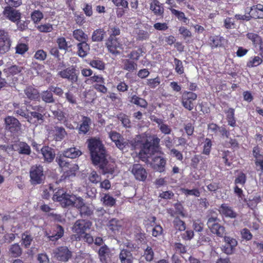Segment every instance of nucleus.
<instances>
[{"instance_id": "obj_1", "label": "nucleus", "mask_w": 263, "mask_h": 263, "mask_svg": "<svg viewBox=\"0 0 263 263\" xmlns=\"http://www.w3.org/2000/svg\"><path fill=\"white\" fill-rule=\"evenodd\" d=\"M88 147L93 163L95 165L99 164L105 174H112L115 164L108 163L107 161L106 151L102 142L99 140L92 138L88 140Z\"/></svg>"}, {"instance_id": "obj_2", "label": "nucleus", "mask_w": 263, "mask_h": 263, "mask_svg": "<svg viewBox=\"0 0 263 263\" xmlns=\"http://www.w3.org/2000/svg\"><path fill=\"white\" fill-rule=\"evenodd\" d=\"M105 45L108 51L115 55L121 54V51H127L131 48L130 43L125 39L121 40L119 38L112 39L111 37H108Z\"/></svg>"}, {"instance_id": "obj_3", "label": "nucleus", "mask_w": 263, "mask_h": 263, "mask_svg": "<svg viewBox=\"0 0 263 263\" xmlns=\"http://www.w3.org/2000/svg\"><path fill=\"white\" fill-rule=\"evenodd\" d=\"M160 141V139L156 137L153 138V143L147 139L143 141L144 143L141 146V149L139 153V157L144 161V159L148 157L149 155H153L155 153L159 152V154H163L159 151Z\"/></svg>"}, {"instance_id": "obj_4", "label": "nucleus", "mask_w": 263, "mask_h": 263, "mask_svg": "<svg viewBox=\"0 0 263 263\" xmlns=\"http://www.w3.org/2000/svg\"><path fill=\"white\" fill-rule=\"evenodd\" d=\"M56 161L64 172L61 180L76 176V172L79 170V166L77 164L70 163L67 161L66 158L61 157L57 158Z\"/></svg>"}, {"instance_id": "obj_5", "label": "nucleus", "mask_w": 263, "mask_h": 263, "mask_svg": "<svg viewBox=\"0 0 263 263\" xmlns=\"http://www.w3.org/2000/svg\"><path fill=\"white\" fill-rule=\"evenodd\" d=\"M92 223L88 221L83 219L77 220L72 227V231L76 235L72 236V239L74 237L76 240H80L83 235L85 234L87 230L90 229Z\"/></svg>"}, {"instance_id": "obj_6", "label": "nucleus", "mask_w": 263, "mask_h": 263, "mask_svg": "<svg viewBox=\"0 0 263 263\" xmlns=\"http://www.w3.org/2000/svg\"><path fill=\"white\" fill-rule=\"evenodd\" d=\"M219 221L217 217H211L208 220L207 226L213 234L222 237L226 234V230L224 227L219 224Z\"/></svg>"}, {"instance_id": "obj_7", "label": "nucleus", "mask_w": 263, "mask_h": 263, "mask_svg": "<svg viewBox=\"0 0 263 263\" xmlns=\"http://www.w3.org/2000/svg\"><path fill=\"white\" fill-rule=\"evenodd\" d=\"M30 181L32 184L42 183L45 179L43 166L40 165L31 166L30 170Z\"/></svg>"}, {"instance_id": "obj_8", "label": "nucleus", "mask_w": 263, "mask_h": 263, "mask_svg": "<svg viewBox=\"0 0 263 263\" xmlns=\"http://www.w3.org/2000/svg\"><path fill=\"white\" fill-rule=\"evenodd\" d=\"M76 71L75 67L71 66L59 71L58 75L63 79L68 80L71 83H75L78 80V76Z\"/></svg>"}, {"instance_id": "obj_9", "label": "nucleus", "mask_w": 263, "mask_h": 263, "mask_svg": "<svg viewBox=\"0 0 263 263\" xmlns=\"http://www.w3.org/2000/svg\"><path fill=\"white\" fill-rule=\"evenodd\" d=\"M11 41L7 32L0 30V54L8 52L10 48Z\"/></svg>"}, {"instance_id": "obj_10", "label": "nucleus", "mask_w": 263, "mask_h": 263, "mask_svg": "<svg viewBox=\"0 0 263 263\" xmlns=\"http://www.w3.org/2000/svg\"><path fill=\"white\" fill-rule=\"evenodd\" d=\"M247 38L252 42L254 47L260 52V55L263 58V42L261 37L254 32H248Z\"/></svg>"}, {"instance_id": "obj_11", "label": "nucleus", "mask_w": 263, "mask_h": 263, "mask_svg": "<svg viewBox=\"0 0 263 263\" xmlns=\"http://www.w3.org/2000/svg\"><path fill=\"white\" fill-rule=\"evenodd\" d=\"M130 172L137 180L144 181L147 178V173L140 164H134L130 168Z\"/></svg>"}, {"instance_id": "obj_12", "label": "nucleus", "mask_w": 263, "mask_h": 263, "mask_svg": "<svg viewBox=\"0 0 263 263\" xmlns=\"http://www.w3.org/2000/svg\"><path fill=\"white\" fill-rule=\"evenodd\" d=\"M197 95L191 91H185L182 97V104L184 108L189 110H192L194 108L193 102L196 100Z\"/></svg>"}, {"instance_id": "obj_13", "label": "nucleus", "mask_w": 263, "mask_h": 263, "mask_svg": "<svg viewBox=\"0 0 263 263\" xmlns=\"http://www.w3.org/2000/svg\"><path fill=\"white\" fill-rule=\"evenodd\" d=\"M54 256L59 260L67 261L71 256V252L67 247H60L53 251Z\"/></svg>"}, {"instance_id": "obj_14", "label": "nucleus", "mask_w": 263, "mask_h": 263, "mask_svg": "<svg viewBox=\"0 0 263 263\" xmlns=\"http://www.w3.org/2000/svg\"><path fill=\"white\" fill-rule=\"evenodd\" d=\"M5 128L11 133L17 132L21 127V123L15 118L7 116L5 119Z\"/></svg>"}, {"instance_id": "obj_15", "label": "nucleus", "mask_w": 263, "mask_h": 263, "mask_svg": "<svg viewBox=\"0 0 263 263\" xmlns=\"http://www.w3.org/2000/svg\"><path fill=\"white\" fill-rule=\"evenodd\" d=\"M224 240L225 245L222 247V251L228 255L232 254L237 245V240L233 238L228 236H224Z\"/></svg>"}, {"instance_id": "obj_16", "label": "nucleus", "mask_w": 263, "mask_h": 263, "mask_svg": "<svg viewBox=\"0 0 263 263\" xmlns=\"http://www.w3.org/2000/svg\"><path fill=\"white\" fill-rule=\"evenodd\" d=\"M3 14L7 18L13 22L18 21L21 17L20 13L9 6L5 7Z\"/></svg>"}, {"instance_id": "obj_17", "label": "nucleus", "mask_w": 263, "mask_h": 263, "mask_svg": "<svg viewBox=\"0 0 263 263\" xmlns=\"http://www.w3.org/2000/svg\"><path fill=\"white\" fill-rule=\"evenodd\" d=\"M98 254L100 260L103 263H107V262L110 260L113 254L111 249L106 245H104L99 249Z\"/></svg>"}, {"instance_id": "obj_18", "label": "nucleus", "mask_w": 263, "mask_h": 263, "mask_svg": "<svg viewBox=\"0 0 263 263\" xmlns=\"http://www.w3.org/2000/svg\"><path fill=\"white\" fill-rule=\"evenodd\" d=\"M109 137L120 149L123 150L126 146L127 145V143L124 141L120 134L116 132H110L109 133Z\"/></svg>"}, {"instance_id": "obj_19", "label": "nucleus", "mask_w": 263, "mask_h": 263, "mask_svg": "<svg viewBox=\"0 0 263 263\" xmlns=\"http://www.w3.org/2000/svg\"><path fill=\"white\" fill-rule=\"evenodd\" d=\"M153 168L157 172H163L165 170L166 160L161 156H155L153 159Z\"/></svg>"}, {"instance_id": "obj_20", "label": "nucleus", "mask_w": 263, "mask_h": 263, "mask_svg": "<svg viewBox=\"0 0 263 263\" xmlns=\"http://www.w3.org/2000/svg\"><path fill=\"white\" fill-rule=\"evenodd\" d=\"M124 225V221L123 220L113 218L109 221L107 227L109 230L116 233L122 230Z\"/></svg>"}, {"instance_id": "obj_21", "label": "nucleus", "mask_w": 263, "mask_h": 263, "mask_svg": "<svg viewBox=\"0 0 263 263\" xmlns=\"http://www.w3.org/2000/svg\"><path fill=\"white\" fill-rule=\"evenodd\" d=\"M150 9L157 16H162L164 13L163 4L158 0H152L150 3Z\"/></svg>"}, {"instance_id": "obj_22", "label": "nucleus", "mask_w": 263, "mask_h": 263, "mask_svg": "<svg viewBox=\"0 0 263 263\" xmlns=\"http://www.w3.org/2000/svg\"><path fill=\"white\" fill-rule=\"evenodd\" d=\"M91 124V119L86 116H82L79 127V134H86L90 129Z\"/></svg>"}, {"instance_id": "obj_23", "label": "nucleus", "mask_w": 263, "mask_h": 263, "mask_svg": "<svg viewBox=\"0 0 263 263\" xmlns=\"http://www.w3.org/2000/svg\"><path fill=\"white\" fill-rule=\"evenodd\" d=\"M219 212L222 215L231 218H234L237 215V213L233 211L232 208L226 203L221 205L219 209Z\"/></svg>"}, {"instance_id": "obj_24", "label": "nucleus", "mask_w": 263, "mask_h": 263, "mask_svg": "<svg viewBox=\"0 0 263 263\" xmlns=\"http://www.w3.org/2000/svg\"><path fill=\"white\" fill-rule=\"evenodd\" d=\"M41 153L45 161L51 162L55 157L54 150L49 146H44L41 148Z\"/></svg>"}, {"instance_id": "obj_25", "label": "nucleus", "mask_w": 263, "mask_h": 263, "mask_svg": "<svg viewBox=\"0 0 263 263\" xmlns=\"http://www.w3.org/2000/svg\"><path fill=\"white\" fill-rule=\"evenodd\" d=\"M252 18H263V5L257 4L252 7L250 10Z\"/></svg>"}, {"instance_id": "obj_26", "label": "nucleus", "mask_w": 263, "mask_h": 263, "mask_svg": "<svg viewBox=\"0 0 263 263\" xmlns=\"http://www.w3.org/2000/svg\"><path fill=\"white\" fill-rule=\"evenodd\" d=\"M24 92L27 98L31 100H36L40 98L39 91L32 86L27 87Z\"/></svg>"}, {"instance_id": "obj_27", "label": "nucleus", "mask_w": 263, "mask_h": 263, "mask_svg": "<svg viewBox=\"0 0 263 263\" xmlns=\"http://www.w3.org/2000/svg\"><path fill=\"white\" fill-rule=\"evenodd\" d=\"M78 54L80 57H85L89 52L90 46L86 41L80 42L77 44Z\"/></svg>"}, {"instance_id": "obj_28", "label": "nucleus", "mask_w": 263, "mask_h": 263, "mask_svg": "<svg viewBox=\"0 0 263 263\" xmlns=\"http://www.w3.org/2000/svg\"><path fill=\"white\" fill-rule=\"evenodd\" d=\"M14 146L19 154L29 155L31 153L29 145L25 142H20L15 144Z\"/></svg>"}, {"instance_id": "obj_29", "label": "nucleus", "mask_w": 263, "mask_h": 263, "mask_svg": "<svg viewBox=\"0 0 263 263\" xmlns=\"http://www.w3.org/2000/svg\"><path fill=\"white\" fill-rule=\"evenodd\" d=\"M119 259L121 263H133V255L130 251L123 249L119 254Z\"/></svg>"}, {"instance_id": "obj_30", "label": "nucleus", "mask_w": 263, "mask_h": 263, "mask_svg": "<svg viewBox=\"0 0 263 263\" xmlns=\"http://www.w3.org/2000/svg\"><path fill=\"white\" fill-rule=\"evenodd\" d=\"M64 158H76L82 155V152L76 147H71L64 151Z\"/></svg>"}, {"instance_id": "obj_31", "label": "nucleus", "mask_w": 263, "mask_h": 263, "mask_svg": "<svg viewBox=\"0 0 263 263\" xmlns=\"http://www.w3.org/2000/svg\"><path fill=\"white\" fill-rule=\"evenodd\" d=\"M122 63L123 64V68L125 70L133 71L137 69V63L131 60L124 59L122 60Z\"/></svg>"}, {"instance_id": "obj_32", "label": "nucleus", "mask_w": 263, "mask_h": 263, "mask_svg": "<svg viewBox=\"0 0 263 263\" xmlns=\"http://www.w3.org/2000/svg\"><path fill=\"white\" fill-rule=\"evenodd\" d=\"M106 34V32L103 29H98L95 30L92 34L91 39L93 42L102 41Z\"/></svg>"}, {"instance_id": "obj_33", "label": "nucleus", "mask_w": 263, "mask_h": 263, "mask_svg": "<svg viewBox=\"0 0 263 263\" xmlns=\"http://www.w3.org/2000/svg\"><path fill=\"white\" fill-rule=\"evenodd\" d=\"M73 36L76 40L80 42L86 41L88 39L87 35L80 29H76L73 31Z\"/></svg>"}, {"instance_id": "obj_34", "label": "nucleus", "mask_w": 263, "mask_h": 263, "mask_svg": "<svg viewBox=\"0 0 263 263\" xmlns=\"http://www.w3.org/2000/svg\"><path fill=\"white\" fill-rule=\"evenodd\" d=\"M53 132L57 141L61 140L66 135V132L63 127L55 126Z\"/></svg>"}, {"instance_id": "obj_35", "label": "nucleus", "mask_w": 263, "mask_h": 263, "mask_svg": "<svg viewBox=\"0 0 263 263\" xmlns=\"http://www.w3.org/2000/svg\"><path fill=\"white\" fill-rule=\"evenodd\" d=\"M73 200H74V195L67 194L63 196V199L60 204L63 207L72 206Z\"/></svg>"}, {"instance_id": "obj_36", "label": "nucleus", "mask_w": 263, "mask_h": 263, "mask_svg": "<svg viewBox=\"0 0 263 263\" xmlns=\"http://www.w3.org/2000/svg\"><path fill=\"white\" fill-rule=\"evenodd\" d=\"M31 68L36 70L38 75H40L42 77H45L47 74V72L44 69V66L37 62H32Z\"/></svg>"}, {"instance_id": "obj_37", "label": "nucleus", "mask_w": 263, "mask_h": 263, "mask_svg": "<svg viewBox=\"0 0 263 263\" xmlns=\"http://www.w3.org/2000/svg\"><path fill=\"white\" fill-rule=\"evenodd\" d=\"M66 194V192L62 189H58L54 190L52 199L60 203L62 201L63 196Z\"/></svg>"}, {"instance_id": "obj_38", "label": "nucleus", "mask_w": 263, "mask_h": 263, "mask_svg": "<svg viewBox=\"0 0 263 263\" xmlns=\"http://www.w3.org/2000/svg\"><path fill=\"white\" fill-rule=\"evenodd\" d=\"M40 96L42 100L46 103H53L54 102L52 91L50 90L42 92L40 95Z\"/></svg>"}, {"instance_id": "obj_39", "label": "nucleus", "mask_w": 263, "mask_h": 263, "mask_svg": "<svg viewBox=\"0 0 263 263\" xmlns=\"http://www.w3.org/2000/svg\"><path fill=\"white\" fill-rule=\"evenodd\" d=\"M130 102L132 103L135 104V105H137L143 108H146L147 106V103L145 101V100L139 98V97L136 95H134L132 97Z\"/></svg>"}, {"instance_id": "obj_40", "label": "nucleus", "mask_w": 263, "mask_h": 263, "mask_svg": "<svg viewBox=\"0 0 263 263\" xmlns=\"http://www.w3.org/2000/svg\"><path fill=\"white\" fill-rule=\"evenodd\" d=\"M247 176L246 174L242 172H240L237 175L234 180V183L235 185H238L239 184L243 186L246 182Z\"/></svg>"}, {"instance_id": "obj_41", "label": "nucleus", "mask_w": 263, "mask_h": 263, "mask_svg": "<svg viewBox=\"0 0 263 263\" xmlns=\"http://www.w3.org/2000/svg\"><path fill=\"white\" fill-rule=\"evenodd\" d=\"M234 109L233 108H229L227 113V119L228 124L231 126L234 127L236 125V120L234 118Z\"/></svg>"}, {"instance_id": "obj_42", "label": "nucleus", "mask_w": 263, "mask_h": 263, "mask_svg": "<svg viewBox=\"0 0 263 263\" xmlns=\"http://www.w3.org/2000/svg\"><path fill=\"white\" fill-rule=\"evenodd\" d=\"M9 252L13 257H16L21 255L22 250L18 244L15 243L10 246Z\"/></svg>"}, {"instance_id": "obj_43", "label": "nucleus", "mask_w": 263, "mask_h": 263, "mask_svg": "<svg viewBox=\"0 0 263 263\" xmlns=\"http://www.w3.org/2000/svg\"><path fill=\"white\" fill-rule=\"evenodd\" d=\"M55 232L54 234L49 236L50 240L53 241L62 237L64 234V229L61 226H57L55 227Z\"/></svg>"}, {"instance_id": "obj_44", "label": "nucleus", "mask_w": 263, "mask_h": 263, "mask_svg": "<svg viewBox=\"0 0 263 263\" xmlns=\"http://www.w3.org/2000/svg\"><path fill=\"white\" fill-rule=\"evenodd\" d=\"M89 65L93 68L102 70L105 68V64L101 60L93 59L90 61Z\"/></svg>"}, {"instance_id": "obj_45", "label": "nucleus", "mask_w": 263, "mask_h": 263, "mask_svg": "<svg viewBox=\"0 0 263 263\" xmlns=\"http://www.w3.org/2000/svg\"><path fill=\"white\" fill-rule=\"evenodd\" d=\"M173 224L175 229L180 231H184L186 229L185 222L178 217L173 220Z\"/></svg>"}, {"instance_id": "obj_46", "label": "nucleus", "mask_w": 263, "mask_h": 263, "mask_svg": "<svg viewBox=\"0 0 263 263\" xmlns=\"http://www.w3.org/2000/svg\"><path fill=\"white\" fill-rule=\"evenodd\" d=\"M169 9L170 10L172 14L174 15L179 21H182L184 23L186 22L187 19L183 12L172 8H169Z\"/></svg>"}, {"instance_id": "obj_47", "label": "nucleus", "mask_w": 263, "mask_h": 263, "mask_svg": "<svg viewBox=\"0 0 263 263\" xmlns=\"http://www.w3.org/2000/svg\"><path fill=\"white\" fill-rule=\"evenodd\" d=\"M37 29L41 32L48 33L53 30V26L51 24L46 23L38 25Z\"/></svg>"}, {"instance_id": "obj_48", "label": "nucleus", "mask_w": 263, "mask_h": 263, "mask_svg": "<svg viewBox=\"0 0 263 263\" xmlns=\"http://www.w3.org/2000/svg\"><path fill=\"white\" fill-rule=\"evenodd\" d=\"M174 63L175 71L179 74H182L184 72V67L182 61L177 58H175Z\"/></svg>"}, {"instance_id": "obj_49", "label": "nucleus", "mask_w": 263, "mask_h": 263, "mask_svg": "<svg viewBox=\"0 0 263 263\" xmlns=\"http://www.w3.org/2000/svg\"><path fill=\"white\" fill-rule=\"evenodd\" d=\"M101 201L103 202V204L105 205L112 206L115 203V199L109 195L105 194L103 198L101 199Z\"/></svg>"}, {"instance_id": "obj_50", "label": "nucleus", "mask_w": 263, "mask_h": 263, "mask_svg": "<svg viewBox=\"0 0 263 263\" xmlns=\"http://www.w3.org/2000/svg\"><path fill=\"white\" fill-rule=\"evenodd\" d=\"M212 143L211 140L209 138H206L203 143L202 153L206 155L210 154Z\"/></svg>"}, {"instance_id": "obj_51", "label": "nucleus", "mask_w": 263, "mask_h": 263, "mask_svg": "<svg viewBox=\"0 0 263 263\" xmlns=\"http://www.w3.org/2000/svg\"><path fill=\"white\" fill-rule=\"evenodd\" d=\"M223 38L219 36H214L210 37L211 45L213 48H216L221 46L222 45L221 42Z\"/></svg>"}, {"instance_id": "obj_52", "label": "nucleus", "mask_w": 263, "mask_h": 263, "mask_svg": "<svg viewBox=\"0 0 263 263\" xmlns=\"http://www.w3.org/2000/svg\"><path fill=\"white\" fill-rule=\"evenodd\" d=\"M181 191L186 196H194L195 197H198L200 195V193L199 190L197 189H194L192 190L181 189Z\"/></svg>"}, {"instance_id": "obj_53", "label": "nucleus", "mask_w": 263, "mask_h": 263, "mask_svg": "<svg viewBox=\"0 0 263 263\" xmlns=\"http://www.w3.org/2000/svg\"><path fill=\"white\" fill-rule=\"evenodd\" d=\"M262 62V60L258 56H255L250 59L247 63V66L249 67H253L258 66Z\"/></svg>"}, {"instance_id": "obj_54", "label": "nucleus", "mask_w": 263, "mask_h": 263, "mask_svg": "<svg viewBox=\"0 0 263 263\" xmlns=\"http://www.w3.org/2000/svg\"><path fill=\"white\" fill-rule=\"evenodd\" d=\"M118 119L122 122L123 125L126 127L129 128L131 126L130 121L126 115L120 114L118 116Z\"/></svg>"}, {"instance_id": "obj_55", "label": "nucleus", "mask_w": 263, "mask_h": 263, "mask_svg": "<svg viewBox=\"0 0 263 263\" xmlns=\"http://www.w3.org/2000/svg\"><path fill=\"white\" fill-rule=\"evenodd\" d=\"M53 192L54 190L53 186L51 184H49L48 186L44 187L42 193V197L45 199H48Z\"/></svg>"}, {"instance_id": "obj_56", "label": "nucleus", "mask_w": 263, "mask_h": 263, "mask_svg": "<svg viewBox=\"0 0 263 263\" xmlns=\"http://www.w3.org/2000/svg\"><path fill=\"white\" fill-rule=\"evenodd\" d=\"M31 18L34 23H37L43 18V14L39 10H34L31 13Z\"/></svg>"}, {"instance_id": "obj_57", "label": "nucleus", "mask_w": 263, "mask_h": 263, "mask_svg": "<svg viewBox=\"0 0 263 263\" xmlns=\"http://www.w3.org/2000/svg\"><path fill=\"white\" fill-rule=\"evenodd\" d=\"M80 213L82 215L89 216L91 215L93 213L92 208L88 206L85 203L83 204L82 207L79 210Z\"/></svg>"}, {"instance_id": "obj_58", "label": "nucleus", "mask_w": 263, "mask_h": 263, "mask_svg": "<svg viewBox=\"0 0 263 263\" xmlns=\"http://www.w3.org/2000/svg\"><path fill=\"white\" fill-rule=\"evenodd\" d=\"M160 82L159 77H157L154 79H147L146 84L151 88H155L160 84Z\"/></svg>"}, {"instance_id": "obj_59", "label": "nucleus", "mask_w": 263, "mask_h": 263, "mask_svg": "<svg viewBox=\"0 0 263 263\" xmlns=\"http://www.w3.org/2000/svg\"><path fill=\"white\" fill-rule=\"evenodd\" d=\"M154 251L152 248L147 247L144 251L143 256L147 261H152L154 258Z\"/></svg>"}, {"instance_id": "obj_60", "label": "nucleus", "mask_w": 263, "mask_h": 263, "mask_svg": "<svg viewBox=\"0 0 263 263\" xmlns=\"http://www.w3.org/2000/svg\"><path fill=\"white\" fill-rule=\"evenodd\" d=\"M32 120L34 121L33 123H35L36 121L40 122L42 123L44 120V115H43L41 113L36 112V111H31L30 112Z\"/></svg>"}, {"instance_id": "obj_61", "label": "nucleus", "mask_w": 263, "mask_h": 263, "mask_svg": "<svg viewBox=\"0 0 263 263\" xmlns=\"http://www.w3.org/2000/svg\"><path fill=\"white\" fill-rule=\"evenodd\" d=\"M89 180L93 183H97L101 180V177L96 171H92L88 177Z\"/></svg>"}, {"instance_id": "obj_62", "label": "nucleus", "mask_w": 263, "mask_h": 263, "mask_svg": "<svg viewBox=\"0 0 263 263\" xmlns=\"http://www.w3.org/2000/svg\"><path fill=\"white\" fill-rule=\"evenodd\" d=\"M32 241V238L31 236L27 234L24 233L22 235V243L25 246V247L27 248H28Z\"/></svg>"}, {"instance_id": "obj_63", "label": "nucleus", "mask_w": 263, "mask_h": 263, "mask_svg": "<svg viewBox=\"0 0 263 263\" xmlns=\"http://www.w3.org/2000/svg\"><path fill=\"white\" fill-rule=\"evenodd\" d=\"M57 43L58 45L59 48L60 49H63L65 50L68 49L67 42L66 39L64 37H60L57 39Z\"/></svg>"}, {"instance_id": "obj_64", "label": "nucleus", "mask_w": 263, "mask_h": 263, "mask_svg": "<svg viewBox=\"0 0 263 263\" xmlns=\"http://www.w3.org/2000/svg\"><path fill=\"white\" fill-rule=\"evenodd\" d=\"M46 52L42 49L36 51L34 55V58L39 61H44L46 59Z\"/></svg>"}]
</instances>
